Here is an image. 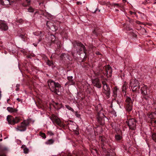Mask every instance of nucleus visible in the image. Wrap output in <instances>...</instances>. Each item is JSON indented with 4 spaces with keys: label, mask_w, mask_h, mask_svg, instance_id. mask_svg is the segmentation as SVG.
<instances>
[{
    "label": "nucleus",
    "mask_w": 156,
    "mask_h": 156,
    "mask_svg": "<svg viewBox=\"0 0 156 156\" xmlns=\"http://www.w3.org/2000/svg\"><path fill=\"white\" fill-rule=\"evenodd\" d=\"M105 156H112V155H110V153L108 151L105 152Z\"/></svg>",
    "instance_id": "c9c22d12"
},
{
    "label": "nucleus",
    "mask_w": 156,
    "mask_h": 156,
    "mask_svg": "<svg viewBox=\"0 0 156 156\" xmlns=\"http://www.w3.org/2000/svg\"><path fill=\"white\" fill-rule=\"evenodd\" d=\"M136 23L137 24H140V22L139 21L137 20L136 21Z\"/></svg>",
    "instance_id": "603ef678"
},
{
    "label": "nucleus",
    "mask_w": 156,
    "mask_h": 156,
    "mask_svg": "<svg viewBox=\"0 0 156 156\" xmlns=\"http://www.w3.org/2000/svg\"><path fill=\"white\" fill-rule=\"evenodd\" d=\"M0 29L2 30L6 31L8 29V27L5 21L1 20L0 23Z\"/></svg>",
    "instance_id": "4468645a"
},
{
    "label": "nucleus",
    "mask_w": 156,
    "mask_h": 156,
    "mask_svg": "<svg viewBox=\"0 0 156 156\" xmlns=\"http://www.w3.org/2000/svg\"><path fill=\"white\" fill-rule=\"evenodd\" d=\"M21 0H11V2H17Z\"/></svg>",
    "instance_id": "37998d69"
},
{
    "label": "nucleus",
    "mask_w": 156,
    "mask_h": 156,
    "mask_svg": "<svg viewBox=\"0 0 156 156\" xmlns=\"http://www.w3.org/2000/svg\"><path fill=\"white\" fill-rule=\"evenodd\" d=\"M76 4L78 5H81L82 4V3L80 2H76Z\"/></svg>",
    "instance_id": "3c124183"
},
{
    "label": "nucleus",
    "mask_w": 156,
    "mask_h": 156,
    "mask_svg": "<svg viewBox=\"0 0 156 156\" xmlns=\"http://www.w3.org/2000/svg\"><path fill=\"white\" fill-rule=\"evenodd\" d=\"M149 117L151 119H153V117H152V114H150L149 115Z\"/></svg>",
    "instance_id": "a18cd8bd"
},
{
    "label": "nucleus",
    "mask_w": 156,
    "mask_h": 156,
    "mask_svg": "<svg viewBox=\"0 0 156 156\" xmlns=\"http://www.w3.org/2000/svg\"><path fill=\"white\" fill-rule=\"evenodd\" d=\"M147 86L145 85H144L142 87H141L140 90L141 91V93L142 95L148 94L147 92Z\"/></svg>",
    "instance_id": "f3484780"
},
{
    "label": "nucleus",
    "mask_w": 156,
    "mask_h": 156,
    "mask_svg": "<svg viewBox=\"0 0 156 156\" xmlns=\"http://www.w3.org/2000/svg\"><path fill=\"white\" fill-rule=\"evenodd\" d=\"M48 85L51 90L55 94H59V88H61V85L58 83L51 80L48 83Z\"/></svg>",
    "instance_id": "7ed1b4c3"
},
{
    "label": "nucleus",
    "mask_w": 156,
    "mask_h": 156,
    "mask_svg": "<svg viewBox=\"0 0 156 156\" xmlns=\"http://www.w3.org/2000/svg\"><path fill=\"white\" fill-rule=\"evenodd\" d=\"M28 10L30 12H33L34 11V9L31 7H29L28 9Z\"/></svg>",
    "instance_id": "72a5a7b5"
},
{
    "label": "nucleus",
    "mask_w": 156,
    "mask_h": 156,
    "mask_svg": "<svg viewBox=\"0 0 156 156\" xmlns=\"http://www.w3.org/2000/svg\"><path fill=\"white\" fill-rule=\"evenodd\" d=\"M20 86V84H17L16 86V90L18 91L19 90V87Z\"/></svg>",
    "instance_id": "f704fd0d"
},
{
    "label": "nucleus",
    "mask_w": 156,
    "mask_h": 156,
    "mask_svg": "<svg viewBox=\"0 0 156 156\" xmlns=\"http://www.w3.org/2000/svg\"><path fill=\"white\" fill-rule=\"evenodd\" d=\"M122 1L124 2H127V0H122Z\"/></svg>",
    "instance_id": "052dcab7"
},
{
    "label": "nucleus",
    "mask_w": 156,
    "mask_h": 156,
    "mask_svg": "<svg viewBox=\"0 0 156 156\" xmlns=\"http://www.w3.org/2000/svg\"><path fill=\"white\" fill-rule=\"evenodd\" d=\"M122 137L120 135H117L115 136V139L117 141H119L120 140Z\"/></svg>",
    "instance_id": "cd10ccee"
},
{
    "label": "nucleus",
    "mask_w": 156,
    "mask_h": 156,
    "mask_svg": "<svg viewBox=\"0 0 156 156\" xmlns=\"http://www.w3.org/2000/svg\"><path fill=\"white\" fill-rule=\"evenodd\" d=\"M93 85L97 87L100 88L101 87V84L98 78H96L92 80Z\"/></svg>",
    "instance_id": "9b49d317"
},
{
    "label": "nucleus",
    "mask_w": 156,
    "mask_h": 156,
    "mask_svg": "<svg viewBox=\"0 0 156 156\" xmlns=\"http://www.w3.org/2000/svg\"><path fill=\"white\" fill-rule=\"evenodd\" d=\"M48 133L50 134V135H54V134L53 133H52L51 132H48Z\"/></svg>",
    "instance_id": "8fccbe9b"
},
{
    "label": "nucleus",
    "mask_w": 156,
    "mask_h": 156,
    "mask_svg": "<svg viewBox=\"0 0 156 156\" xmlns=\"http://www.w3.org/2000/svg\"><path fill=\"white\" fill-rule=\"evenodd\" d=\"M54 141L52 139L49 140L48 141L46 142V144H51L54 143Z\"/></svg>",
    "instance_id": "c756f323"
},
{
    "label": "nucleus",
    "mask_w": 156,
    "mask_h": 156,
    "mask_svg": "<svg viewBox=\"0 0 156 156\" xmlns=\"http://www.w3.org/2000/svg\"><path fill=\"white\" fill-rule=\"evenodd\" d=\"M99 140L102 142L101 143H104L106 140V138L103 136H100Z\"/></svg>",
    "instance_id": "393cba45"
},
{
    "label": "nucleus",
    "mask_w": 156,
    "mask_h": 156,
    "mask_svg": "<svg viewBox=\"0 0 156 156\" xmlns=\"http://www.w3.org/2000/svg\"><path fill=\"white\" fill-rule=\"evenodd\" d=\"M96 118L98 123L101 125H104L105 124V120H108V118L105 116L103 110H101L98 112Z\"/></svg>",
    "instance_id": "20e7f679"
},
{
    "label": "nucleus",
    "mask_w": 156,
    "mask_h": 156,
    "mask_svg": "<svg viewBox=\"0 0 156 156\" xmlns=\"http://www.w3.org/2000/svg\"><path fill=\"white\" fill-rule=\"evenodd\" d=\"M152 137L153 140L156 143V133L153 134Z\"/></svg>",
    "instance_id": "7c9ffc66"
},
{
    "label": "nucleus",
    "mask_w": 156,
    "mask_h": 156,
    "mask_svg": "<svg viewBox=\"0 0 156 156\" xmlns=\"http://www.w3.org/2000/svg\"><path fill=\"white\" fill-rule=\"evenodd\" d=\"M113 5L114 6H116L118 7H121V5L118 3H114Z\"/></svg>",
    "instance_id": "4c0bfd02"
},
{
    "label": "nucleus",
    "mask_w": 156,
    "mask_h": 156,
    "mask_svg": "<svg viewBox=\"0 0 156 156\" xmlns=\"http://www.w3.org/2000/svg\"><path fill=\"white\" fill-rule=\"evenodd\" d=\"M97 9H96V10L94 12V13H95L96 11H97Z\"/></svg>",
    "instance_id": "680f3d73"
},
{
    "label": "nucleus",
    "mask_w": 156,
    "mask_h": 156,
    "mask_svg": "<svg viewBox=\"0 0 156 156\" xmlns=\"http://www.w3.org/2000/svg\"><path fill=\"white\" fill-rule=\"evenodd\" d=\"M34 44V45L35 46H37V44Z\"/></svg>",
    "instance_id": "338daca9"
},
{
    "label": "nucleus",
    "mask_w": 156,
    "mask_h": 156,
    "mask_svg": "<svg viewBox=\"0 0 156 156\" xmlns=\"http://www.w3.org/2000/svg\"><path fill=\"white\" fill-rule=\"evenodd\" d=\"M65 106L66 108L69 110H70L72 112H74V110L69 105H66Z\"/></svg>",
    "instance_id": "c85d7f7f"
},
{
    "label": "nucleus",
    "mask_w": 156,
    "mask_h": 156,
    "mask_svg": "<svg viewBox=\"0 0 156 156\" xmlns=\"http://www.w3.org/2000/svg\"><path fill=\"white\" fill-rule=\"evenodd\" d=\"M93 33L94 34H95L96 36H98V33H97L96 30H94L93 31Z\"/></svg>",
    "instance_id": "58836bf2"
},
{
    "label": "nucleus",
    "mask_w": 156,
    "mask_h": 156,
    "mask_svg": "<svg viewBox=\"0 0 156 156\" xmlns=\"http://www.w3.org/2000/svg\"><path fill=\"white\" fill-rule=\"evenodd\" d=\"M51 43H58V39H56L55 36L51 35L50 36Z\"/></svg>",
    "instance_id": "a211bd4d"
},
{
    "label": "nucleus",
    "mask_w": 156,
    "mask_h": 156,
    "mask_svg": "<svg viewBox=\"0 0 156 156\" xmlns=\"http://www.w3.org/2000/svg\"><path fill=\"white\" fill-rule=\"evenodd\" d=\"M46 25L48 27L49 29L52 31H55L57 30V28L55 25L52 24V23L50 21H48L46 23Z\"/></svg>",
    "instance_id": "f8f14e48"
},
{
    "label": "nucleus",
    "mask_w": 156,
    "mask_h": 156,
    "mask_svg": "<svg viewBox=\"0 0 156 156\" xmlns=\"http://www.w3.org/2000/svg\"><path fill=\"white\" fill-rule=\"evenodd\" d=\"M117 102L119 105L120 102L119 101L117 100Z\"/></svg>",
    "instance_id": "13d9d810"
},
{
    "label": "nucleus",
    "mask_w": 156,
    "mask_h": 156,
    "mask_svg": "<svg viewBox=\"0 0 156 156\" xmlns=\"http://www.w3.org/2000/svg\"><path fill=\"white\" fill-rule=\"evenodd\" d=\"M142 101L144 105H147L149 103V101L150 98L149 97L148 94L142 95Z\"/></svg>",
    "instance_id": "ddd939ff"
},
{
    "label": "nucleus",
    "mask_w": 156,
    "mask_h": 156,
    "mask_svg": "<svg viewBox=\"0 0 156 156\" xmlns=\"http://www.w3.org/2000/svg\"><path fill=\"white\" fill-rule=\"evenodd\" d=\"M129 12L131 15H132L133 13H135V14H136L134 12H132V11H130Z\"/></svg>",
    "instance_id": "4d7b16f0"
},
{
    "label": "nucleus",
    "mask_w": 156,
    "mask_h": 156,
    "mask_svg": "<svg viewBox=\"0 0 156 156\" xmlns=\"http://www.w3.org/2000/svg\"><path fill=\"white\" fill-rule=\"evenodd\" d=\"M67 80L68 81L65 84V85H68L69 86L74 85L75 84V82L73 80V77L72 76H69L67 77Z\"/></svg>",
    "instance_id": "2eb2a0df"
},
{
    "label": "nucleus",
    "mask_w": 156,
    "mask_h": 156,
    "mask_svg": "<svg viewBox=\"0 0 156 156\" xmlns=\"http://www.w3.org/2000/svg\"><path fill=\"white\" fill-rule=\"evenodd\" d=\"M154 108L155 109V113L156 114V104L154 103Z\"/></svg>",
    "instance_id": "a19ab883"
},
{
    "label": "nucleus",
    "mask_w": 156,
    "mask_h": 156,
    "mask_svg": "<svg viewBox=\"0 0 156 156\" xmlns=\"http://www.w3.org/2000/svg\"><path fill=\"white\" fill-rule=\"evenodd\" d=\"M58 102H53V106H54V105H55V106H58Z\"/></svg>",
    "instance_id": "79ce46f5"
},
{
    "label": "nucleus",
    "mask_w": 156,
    "mask_h": 156,
    "mask_svg": "<svg viewBox=\"0 0 156 156\" xmlns=\"http://www.w3.org/2000/svg\"><path fill=\"white\" fill-rule=\"evenodd\" d=\"M50 118L55 125L56 124L60 126H62V123L60 119L57 115L52 114L50 116Z\"/></svg>",
    "instance_id": "1a4fd4ad"
},
{
    "label": "nucleus",
    "mask_w": 156,
    "mask_h": 156,
    "mask_svg": "<svg viewBox=\"0 0 156 156\" xmlns=\"http://www.w3.org/2000/svg\"><path fill=\"white\" fill-rule=\"evenodd\" d=\"M29 124V121L28 120H24L23 122L21 123L20 126H17L16 128V130L20 131H23L26 130L27 127Z\"/></svg>",
    "instance_id": "39448f33"
},
{
    "label": "nucleus",
    "mask_w": 156,
    "mask_h": 156,
    "mask_svg": "<svg viewBox=\"0 0 156 156\" xmlns=\"http://www.w3.org/2000/svg\"><path fill=\"white\" fill-rule=\"evenodd\" d=\"M40 135L41 136V137H42L43 138H45L46 137V135L44 133L40 132Z\"/></svg>",
    "instance_id": "473e14b6"
},
{
    "label": "nucleus",
    "mask_w": 156,
    "mask_h": 156,
    "mask_svg": "<svg viewBox=\"0 0 156 156\" xmlns=\"http://www.w3.org/2000/svg\"><path fill=\"white\" fill-rule=\"evenodd\" d=\"M135 88H136V91H138L140 88V86H137V87H136Z\"/></svg>",
    "instance_id": "c03bdc74"
},
{
    "label": "nucleus",
    "mask_w": 156,
    "mask_h": 156,
    "mask_svg": "<svg viewBox=\"0 0 156 156\" xmlns=\"http://www.w3.org/2000/svg\"><path fill=\"white\" fill-rule=\"evenodd\" d=\"M101 148L103 150V151H104L105 150V147H104V143H101Z\"/></svg>",
    "instance_id": "e433bc0d"
},
{
    "label": "nucleus",
    "mask_w": 156,
    "mask_h": 156,
    "mask_svg": "<svg viewBox=\"0 0 156 156\" xmlns=\"http://www.w3.org/2000/svg\"><path fill=\"white\" fill-rule=\"evenodd\" d=\"M17 100L19 101V102H20V101H21V102H22V100H21V99H20V98H17Z\"/></svg>",
    "instance_id": "09e8293b"
},
{
    "label": "nucleus",
    "mask_w": 156,
    "mask_h": 156,
    "mask_svg": "<svg viewBox=\"0 0 156 156\" xmlns=\"http://www.w3.org/2000/svg\"><path fill=\"white\" fill-rule=\"evenodd\" d=\"M128 18L129 19V23H131L133 22V20L130 19L128 17Z\"/></svg>",
    "instance_id": "49530a36"
},
{
    "label": "nucleus",
    "mask_w": 156,
    "mask_h": 156,
    "mask_svg": "<svg viewBox=\"0 0 156 156\" xmlns=\"http://www.w3.org/2000/svg\"><path fill=\"white\" fill-rule=\"evenodd\" d=\"M41 3H42L43 4V2H41V3H39V4L40 5Z\"/></svg>",
    "instance_id": "69168bd1"
},
{
    "label": "nucleus",
    "mask_w": 156,
    "mask_h": 156,
    "mask_svg": "<svg viewBox=\"0 0 156 156\" xmlns=\"http://www.w3.org/2000/svg\"><path fill=\"white\" fill-rule=\"evenodd\" d=\"M118 90L117 87L115 86L112 89V92L113 94V96L115 98L117 96V92Z\"/></svg>",
    "instance_id": "4be33fe9"
},
{
    "label": "nucleus",
    "mask_w": 156,
    "mask_h": 156,
    "mask_svg": "<svg viewBox=\"0 0 156 156\" xmlns=\"http://www.w3.org/2000/svg\"><path fill=\"white\" fill-rule=\"evenodd\" d=\"M46 62L48 65L49 66L53 68L55 67V66L54 65V64L52 61H51L48 59H47V60H46Z\"/></svg>",
    "instance_id": "aec40b11"
},
{
    "label": "nucleus",
    "mask_w": 156,
    "mask_h": 156,
    "mask_svg": "<svg viewBox=\"0 0 156 156\" xmlns=\"http://www.w3.org/2000/svg\"><path fill=\"white\" fill-rule=\"evenodd\" d=\"M12 2H11V0H1L0 3L2 5L6 7L9 5L12 4Z\"/></svg>",
    "instance_id": "dca6fc26"
},
{
    "label": "nucleus",
    "mask_w": 156,
    "mask_h": 156,
    "mask_svg": "<svg viewBox=\"0 0 156 156\" xmlns=\"http://www.w3.org/2000/svg\"><path fill=\"white\" fill-rule=\"evenodd\" d=\"M133 102L130 98L126 96L125 100L126 109L128 112H129L132 110Z\"/></svg>",
    "instance_id": "423d86ee"
},
{
    "label": "nucleus",
    "mask_w": 156,
    "mask_h": 156,
    "mask_svg": "<svg viewBox=\"0 0 156 156\" xmlns=\"http://www.w3.org/2000/svg\"><path fill=\"white\" fill-rule=\"evenodd\" d=\"M69 127L73 130L75 132V133L77 134H79V131L76 130L77 128L75 125H72V124H69Z\"/></svg>",
    "instance_id": "6ab92c4d"
},
{
    "label": "nucleus",
    "mask_w": 156,
    "mask_h": 156,
    "mask_svg": "<svg viewBox=\"0 0 156 156\" xmlns=\"http://www.w3.org/2000/svg\"><path fill=\"white\" fill-rule=\"evenodd\" d=\"M0 156H6L5 154H0Z\"/></svg>",
    "instance_id": "864d4df0"
},
{
    "label": "nucleus",
    "mask_w": 156,
    "mask_h": 156,
    "mask_svg": "<svg viewBox=\"0 0 156 156\" xmlns=\"http://www.w3.org/2000/svg\"><path fill=\"white\" fill-rule=\"evenodd\" d=\"M7 109L9 112H16L17 111V110L16 109H14L10 107H7Z\"/></svg>",
    "instance_id": "5701e85b"
},
{
    "label": "nucleus",
    "mask_w": 156,
    "mask_h": 156,
    "mask_svg": "<svg viewBox=\"0 0 156 156\" xmlns=\"http://www.w3.org/2000/svg\"><path fill=\"white\" fill-rule=\"evenodd\" d=\"M18 21L20 23H22L23 22V20L22 19H20L18 20Z\"/></svg>",
    "instance_id": "de8ad7c7"
},
{
    "label": "nucleus",
    "mask_w": 156,
    "mask_h": 156,
    "mask_svg": "<svg viewBox=\"0 0 156 156\" xmlns=\"http://www.w3.org/2000/svg\"><path fill=\"white\" fill-rule=\"evenodd\" d=\"M63 106V105L62 103L58 104V106H55V105H54V107L57 110L59 109L62 108Z\"/></svg>",
    "instance_id": "bb28decb"
},
{
    "label": "nucleus",
    "mask_w": 156,
    "mask_h": 156,
    "mask_svg": "<svg viewBox=\"0 0 156 156\" xmlns=\"http://www.w3.org/2000/svg\"><path fill=\"white\" fill-rule=\"evenodd\" d=\"M25 1L27 3L26 6L30 5V0H25Z\"/></svg>",
    "instance_id": "ea45409f"
},
{
    "label": "nucleus",
    "mask_w": 156,
    "mask_h": 156,
    "mask_svg": "<svg viewBox=\"0 0 156 156\" xmlns=\"http://www.w3.org/2000/svg\"><path fill=\"white\" fill-rule=\"evenodd\" d=\"M127 84V83L126 82H124L123 85L122 86V91L123 92H124L125 94H126V90L128 87Z\"/></svg>",
    "instance_id": "412c9836"
},
{
    "label": "nucleus",
    "mask_w": 156,
    "mask_h": 156,
    "mask_svg": "<svg viewBox=\"0 0 156 156\" xmlns=\"http://www.w3.org/2000/svg\"><path fill=\"white\" fill-rule=\"evenodd\" d=\"M154 123H156V120L154 121Z\"/></svg>",
    "instance_id": "0e129e2a"
},
{
    "label": "nucleus",
    "mask_w": 156,
    "mask_h": 156,
    "mask_svg": "<svg viewBox=\"0 0 156 156\" xmlns=\"http://www.w3.org/2000/svg\"><path fill=\"white\" fill-rule=\"evenodd\" d=\"M98 70L94 72V74L96 76H98L103 80L102 83L103 85V93L106 95L107 98H110V88L105 80L107 78L112 76V70L111 66L108 65L104 67L100 66L98 68Z\"/></svg>",
    "instance_id": "f257e3e1"
},
{
    "label": "nucleus",
    "mask_w": 156,
    "mask_h": 156,
    "mask_svg": "<svg viewBox=\"0 0 156 156\" xmlns=\"http://www.w3.org/2000/svg\"><path fill=\"white\" fill-rule=\"evenodd\" d=\"M133 36L134 37H136L137 35H136L135 34H133Z\"/></svg>",
    "instance_id": "5fc2aeb1"
},
{
    "label": "nucleus",
    "mask_w": 156,
    "mask_h": 156,
    "mask_svg": "<svg viewBox=\"0 0 156 156\" xmlns=\"http://www.w3.org/2000/svg\"><path fill=\"white\" fill-rule=\"evenodd\" d=\"M68 55L65 53H62L60 55V59L64 60L65 59L66 57L67 58Z\"/></svg>",
    "instance_id": "a878e982"
},
{
    "label": "nucleus",
    "mask_w": 156,
    "mask_h": 156,
    "mask_svg": "<svg viewBox=\"0 0 156 156\" xmlns=\"http://www.w3.org/2000/svg\"><path fill=\"white\" fill-rule=\"evenodd\" d=\"M73 46L74 48H77V46L78 47V49H77V52L79 54L80 52L83 51L85 54V56L83 59V61H84V59H86L87 57V49L85 46L81 42L77 41H74L72 43Z\"/></svg>",
    "instance_id": "f03ea898"
},
{
    "label": "nucleus",
    "mask_w": 156,
    "mask_h": 156,
    "mask_svg": "<svg viewBox=\"0 0 156 156\" xmlns=\"http://www.w3.org/2000/svg\"><path fill=\"white\" fill-rule=\"evenodd\" d=\"M96 54L97 55H100V53L98 51L96 52Z\"/></svg>",
    "instance_id": "6e6d98bb"
},
{
    "label": "nucleus",
    "mask_w": 156,
    "mask_h": 156,
    "mask_svg": "<svg viewBox=\"0 0 156 156\" xmlns=\"http://www.w3.org/2000/svg\"><path fill=\"white\" fill-rule=\"evenodd\" d=\"M7 120L9 124L14 125L16 123H18L20 120V118L19 117H16L14 118L11 115H8L7 117Z\"/></svg>",
    "instance_id": "0eeeda50"
},
{
    "label": "nucleus",
    "mask_w": 156,
    "mask_h": 156,
    "mask_svg": "<svg viewBox=\"0 0 156 156\" xmlns=\"http://www.w3.org/2000/svg\"><path fill=\"white\" fill-rule=\"evenodd\" d=\"M126 122L130 129L132 130L135 129L136 128L137 122L136 120L135 119L133 118L130 119L126 121Z\"/></svg>",
    "instance_id": "6e6552de"
},
{
    "label": "nucleus",
    "mask_w": 156,
    "mask_h": 156,
    "mask_svg": "<svg viewBox=\"0 0 156 156\" xmlns=\"http://www.w3.org/2000/svg\"><path fill=\"white\" fill-rule=\"evenodd\" d=\"M44 0H38V1H43Z\"/></svg>",
    "instance_id": "e2e57ef3"
},
{
    "label": "nucleus",
    "mask_w": 156,
    "mask_h": 156,
    "mask_svg": "<svg viewBox=\"0 0 156 156\" xmlns=\"http://www.w3.org/2000/svg\"><path fill=\"white\" fill-rule=\"evenodd\" d=\"M131 29V28H129L128 29V30H130Z\"/></svg>",
    "instance_id": "774afa93"
},
{
    "label": "nucleus",
    "mask_w": 156,
    "mask_h": 156,
    "mask_svg": "<svg viewBox=\"0 0 156 156\" xmlns=\"http://www.w3.org/2000/svg\"><path fill=\"white\" fill-rule=\"evenodd\" d=\"M140 83L138 80H131L129 85H130V86L132 88L133 92H136V88L135 87H137V86H140Z\"/></svg>",
    "instance_id": "9d476101"
},
{
    "label": "nucleus",
    "mask_w": 156,
    "mask_h": 156,
    "mask_svg": "<svg viewBox=\"0 0 156 156\" xmlns=\"http://www.w3.org/2000/svg\"><path fill=\"white\" fill-rule=\"evenodd\" d=\"M21 148L23 149V152L25 154L28 153L29 151V149L27 148L25 145H23Z\"/></svg>",
    "instance_id": "b1692460"
},
{
    "label": "nucleus",
    "mask_w": 156,
    "mask_h": 156,
    "mask_svg": "<svg viewBox=\"0 0 156 156\" xmlns=\"http://www.w3.org/2000/svg\"><path fill=\"white\" fill-rule=\"evenodd\" d=\"M94 150L96 151V153H98V150H97V149H94Z\"/></svg>",
    "instance_id": "bf43d9fd"
},
{
    "label": "nucleus",
    "mask_w": 156,
    "mask_h": 156,
    "mask_svg": "<svg viewBox=\"0 0 156 156\" xmlns=\"http://www.w3.org/2000/svg\"><path fill=\"white\" fill-rule=\"evenodd\" d=\"M74 114L75 116L77 118H80V115L78 112H75Z\"/></svg>",
    "instance_id": "2f4dec72"
}]
</instances>
